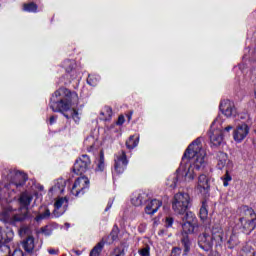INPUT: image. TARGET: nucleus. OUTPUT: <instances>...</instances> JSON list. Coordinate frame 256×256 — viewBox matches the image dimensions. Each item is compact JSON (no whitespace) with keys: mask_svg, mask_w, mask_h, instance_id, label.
<instances>
[{"mask_svg":"<svg viewBox=\"0 0 256 256\" xmlns=\"http://www.w3.org/2000/svg\"><path fill=\"white\" fill-rule=\"evenodd\" d=\"M206 157L207 153L203 149L201 139H196L186 149L176 174L167 179V187L175 189L177 181H193L197 171H201L205 167V163H207Z\"/></svg>","mask_w":256,"mask_h":256,"instance_id":"nucleus-1","label":"nucleus"},{"mask_svg":"<svg viewBox=\"0 0 256 256\" xmlns=\"http://www.w3.org/2000/svg\"><path fill=\"white\" fill-rule=\"evenodd\" d=\"M79 96L77 92H71L67 88H60L54 92L50 99V108L55 113H63L66 119H73L75 123L81 121V114L73 107L78 105Z\"/></svg>","mask_w":256,"mask_h":256,"instance_id":"nucleus-2","label":"nucleus"},{"mask_svg":"<svg viewBox=\"0 0 256 256\" xmlns=\"http://www.w3.org/2000/svg\"><path fill=\"white\" fill-rule=\"evenodd\" d=\"M2 179L8 181V184H3L2 182V190L4 193L8 194L10 197V201L17 198V195L21 193V189H23V185L27 183V174L23 171H19L13 168H4L2 171Z\"/></svg>","mask_w":256,"mask_h":256,"instance_id":"nucleus-3","label":"nucleus"},{"mask_svg":"<svg viewBox=\"0 0 256 256\" xmlns=\"http://www.w3.org/2000/svg\"><path fill=\"white\" fill-rule=\"evenodd\" d=\"M213 243L216 245L223 243V228L219 223H215L212 226V236L203 233L198 237V245L203 251H211L213 249Z\"/></svg>","mask_w":256,"mask_h":256,"instance_id":"nucleus-4","label":"nucleus"},{"mask_svg":"<svg viewBox=\"0 0 256 256\" xmlns=\"http://www.w3.org/2000/svg\"><path fill=\"white\" fill-rule=\"evenodd\" d=\"M240 211V219L239 225L242 232L246 235H249L252 231H255L256 227V214L255 210L250 208L249 206H241L239 208Z\"/></svg>","mask_w":256,"mask_h":256,"instance_id":"nucleus-5","label":"nucleus"},{"mask_svg":"<svg viewBox=\"0 0 256 256\" xmlns=\"http://www.w3.org/2000/svg\"><path fill=\"white\" fill-rule=\"evenodd\" d=\"M189 203H191V197L187 193H177L174 195L172 201V208L178 215H184L189 209Z\"/></svg>","mask_w":256,"mask_h":256,"instance_id":"nucleus-6","label":"nucleus"},{"mask_svg":"<svg viewBox=\"0 0 256 256\" xmlns=\"http://www.w3.org/2000/svg\"><path fill=\"white\" fill-rule=\"evenodd\" d=\"M182 230L186 235H191V233H195V230L198 227L197 217L191 211H188L182 217Z\"/></svg>","mask_w":256,"mask_h":256,"instance_id":"nucleus-7","label":"nucleus"},{"mask_svg":"<svg viewBox=\"0 0 256 256\" xmlns=\"http://www.w3.org/2000/svg\"><path fill=\"white\" fill-rule=\"evenodd\" d=\"M218 123L219 119L214 120L209 131L210 142L214 147H219L223 143V137H225L223 129L216 127Z\"/></svg>","mask_w":256,"mask_h":256,"instance_id":"nucleus-8","label":"nucleus"},{"mask_svg":"<svg viewBox=\"0 0 256 256\" xmlns=\"http://www.w3.org/2000/svg\"><path fill=\"white\" fill-rule=\"evenodd\" d=\"M216 161H217L216 167L220 171H223V169L225 171H233V161L229 159V156L227 155V153L219 152L216 155Z\"/></svg>","mask_w":256,"mask_h":256,"instance_id":"nucleus-9","label":"nucleus"},{"mask_svg":"<svg viewBox=\"0 0 256 256\" xmlns=\"http://www.w3.org/2000/svg\"><path fill=\"white\" fill-rule=\"evenodd\" d=\"M115 164L114 169L118 175L124 173L125 169H127V165L129 164V160H127V154L125 151H120L115 155Z\"/></svg>","mask_w":256,"mask_h":256,"instance_id":"nucleus-10","label":"nucleus"},{"mask_svg":"<svg viewBox=\"0 0 256 256\" xmlns=\"http://www.w3.org/2000/svg\"><path fill=\"white\" fill-rule=\"evenodd\" d=\"M91 165V159L87 155H82L79 159L76 160L73 171L76 175H83L89 169Z\"/></svg>","mask_w":256,"mask_h":256,"instance_id":"nucleus-11","label":"nucleus"},{"mask_svg":"<svg viewBox=\"0 0 256 256\" xmlns=\"http://www.w3.org/2000/svg\"><path fill=\"white\" fill-rule=\"evenodd\" d=\"M69 205V200H67L66 197H60L57 198L55 203H54V210L52 213V217H61L63 213L67 211V207Z\"/></svg>","mask_w":256,"mask_h":256,"instance_id":"nucleus-12","label":"nucleus"},{"mask_svg":"<svg viewBox=\"0 0 256 256\" xmlns=\"http://www.w3.org/2000/svg\"><path fill=\"white\" fill-rule=\"evenodd\" d=\"M89 187V178L82 176L78 178L72 187L71 193L73 195L79 196L80 193H84L85 189Z\"/></svg>","mask_w":256,"mask_h":256,"instance_id":"nucleus-13","label":"nucleus"},{"mask_svg":"<svg viewBox=\"0 0 256 256\" xmlns=\"http://www.w3.org/2000/svg\"><path fill=\"white\" fill-rule=\"evenodd\" d=\"M220 111L225 117H235L237 110L235 104L230 100H223L220 103Z\"/></svg>","mask_w":256,"mask_h":256,"instance_id":"nucleus-14","label":"nucleus"},{"mask_svg":"<svg viewBox=\"0 0 256 256\" xmlns=\"http://www.w3.org/2000/svg\"><path fill=\"white\" fill-rule=\"evenodd\" d=\"M2 219L4 221H23L25 219V214L20 215L15 213V210L11 206L7 207L2 211Z\"/></svg>","mask_w":256,"mask_h":256,"instance_id":"nucleus-15","label":"nucleus"},{"mask_svg":"<svg viewBox=\"0 0 256 256\" xmlns=\"http://www.w3.org/2000/svg\"><path fill=\"white\" fill-rule=\"evenodd\" d=\"M249 135V126L247 124H241L239 125L235 130L233 134L234 141H237L238 143H241L245 137Z\"/></svg>","mask_w":256,"mask_h":256,"instance_id":"nucleus-16","label":"nucleus"},{"mask_svg":"<svg viewBox=\"0 0 256 256\" xmlns=\"http://www.w3.org/2000/svg\"><path fill=\"white\" fill-rule=\"evenodd\" d=\"M163 205V202L161 200L152 199L147 202L145 207V213L147 215H155L157 211H159L160 207Z\"/></svg>","mask_w":256,"mask_h":256,"instance_id":"nucleus-17","label":"nucleus"},{"mask_svg":"<svg viewBox=\"0 0 256 256\" xmlns=\"http://www.w3.org/2000/svg\"><path fill=\"white\" fill-rule=\"evenodd\" d=\"M197 189L200 193H207L209 191V178H207V175L202 174L198 177Z\"/></svg>","mask_w":256,"mask_h":256,"instance_id":"nucleus-18","label":"nucleus"},{"mask_svg":"<svg viewBox=\"0 0 256 256\" xmlns=\"http://www.w3.org/2000/svg\"><path fill=\"white\" fill-rule=\"evenodd\" d=\"M145 201H147V194L145 193H137L131 199L132 205L135 207H141Z\"/></svg>","mask_w":256,"mask_h":256,"instance_id":"nucleus-19","label":"nucleus"},{"mask_svg":"<svg viewBox=\"0 0 256 256\" xmlns=\"http://www.w3.org/2000/svg\"><path fill=\"white\" fill-rule=\"evenodd\" d=\"M51 217V211L47 207H41L38 215L36 216V221H43V219H49Z\"/></svg>","mask_w":256,"mask_h":256,"instance_id":"nucleus-20","label":"nucleus"},{"mask_svg":"<svg viewBox=\"0 0 256 256\" xmlns=\"http://www.w3.org/2000/svg\"><path fill=\"white\" fill-rule=\"evenodd\" d=\"M84 146L87 151H93L97 147V139L93 136H89L84 140Z\"/></svg>","mask_w":256,"mask_h":256,"instance_id":"nucleus-21","label":"nucleus"},{"mask_svg":"<svg viewBox=\"0 0 256 256\" xmlns=\"http://www.w3.org/2000/svg\"><path fill=\"white\" fill-rule=\"evenodd\" d=\"M23 249L28 253H31V251L35 249V240L33 239L32 236H29L26 240H24Z\"/></svg>","mask_w":256,"mask_h":256,"instance_id":"nucleus-22","label":"nucleus"},{"mask_svg":"<svg viewBox=\"0 0 256 256\" xmlns=\"http://www.w3.org/2000/svg\"><path fill=\"white\" fill-rule=\"evenodd\" d=\"M19 201L23 207H28V205H31V201H33V196L27 192H24L21 194Z\"/></svg>","mask_w":256,"mask_h":256,"instance_id":"nucleus-23","label":"nucleus"},{"mask_svg":"<svg viewBox=\"0 0 256 256\" xmlns=\"http://www.w3.org/2000/svg\"><path fill=\"white\" fill-rule=\"evenodd\" d=\"M50 191L54 193H63V191H65V180H57V183L50 189Z\"/></svg>","mask_w":256,"mask_h":256,"instance_id":"nucleus-24","label":"nucleus"},{"mask_svg":"<svg viewBox=\"0 0 256 256\" xmlns=\"http://www.w3.org/2000/svg\"><path fill=\"white\" fill-rule=\"evenodd\" d=\"M139 145V136L132 135L126 141L127 149H135Z\"/></svg>","mask_w":256,"mask_h":256,"instance_id":"nucleus-25","label":"nucleus"},{"mask_svg":"<svg viewBox=\"0 0 256 256\" xmlns=\"http://www.w3.org/2000/svg\"><path fill=\"white\" fill-rule=\"evenodd\" d=\"M103 247H105V241L102 240L91 250L90 256H99L101 255V251H103Z\"/></svg>","mask_w":256,"mask_h":256,"instance_id":"nucleus-26","label":"nucleus"},{"mask_svg":"<svg viewBox=\"0 0 256 256\" xmlns=\"http://www.w3.org/2000/svg\"><path fill=\"white\" fill-rule=\"evenodd\" d=\"M37 4L30 2L23 5V10L27 11L28 13H37Z\"/></svg>","mask_w":256,"mask_h":256,"instance_id":"nucleus-27","label":"nucleus"},{"mask_svg":"<svg viewBox=\"0 0 256 256\" xmlns=\"http://www.w3.org/2000/svg\"><path fill=\"white\" fill-rule=\"evenodd\" d=\"M228 247L230 249H233V247H237L239 245V238H237V235L232 234L228 240Z\"/></svg>","mask_w":256,"mask_h":256,"instance_id":"nucleus-28","label":"nucleus"},{"mask_svg":"<svg viewBox=\"0 0 256 256\" xmlns=\"http://www.w3.org/2000/svg\"><path fill=\"white\" fill-rule=\"evenodd\" d=\"M240 256H255V251L251 249V246H245L241 250Z\"/></svg>","mask_w":256,"mask_h":256,"instance_id":"nucleus-29","label":"nucleus"},{"mask_svg":"<svg viewBox=\"0 0 256 256\" xmlns=\"http://www.w3.org/2000/svg\"><path fill=\"white\" fill-rule=\"evenodd\" d=\"M96 171H105V157L103 154L100 155V158L97 163Z\"/></svg>","mask_w":256,"mask_h":256,"instance_id":"nucleus-30","label":"nucleus"},{"mask_svg":"<svg viewBox=\"0 0 256 256\" xmlns=\"http://www.w3.org/2000/svg\"><path fill=\"white\" fill-rule=\"evenodd\" d=\"M182 245L184 246V255H187V252L191 249V242L188 237L182 239Z\"/></svg>","mask_w":256,"mask_h":256,"instance_id":"nucleus-31","label":"nucleus"},{"mask_svg":"<svg viewBox=\"0 0 256 256\" xmlns=\"http://www.w3.org/2000/svg\"><path fill=\"white\" fill-rule=\"evenodd\" d=\"M110 256H125V249L121 247H116L111 253Z\"/></svg>","mask_w":256,"mask_h":256,"instance_id":"nucleus-32","label":"nucleus"},{"mask_svg":"<svg viewBox=\"0 0 256 256\" xmlns=\"http://www.w3.org/2000/svg\"><path fill=\"white\" fill-rule=\"evenodd\" d=\"M207 215H209V212L207 211V207H205V204H203L200 208V219H202V221H205V219H207Z\"/></svg>","mask_w":256,"mask_h":256,"instance_id":"nucleus-33","label":"nucleus"},{"mask_svg":"<svg viewBox=\"0 0 256 256\" xmlns=\"http://www.w3.org/2000/svg\"><path fill=\"white\" fill-rule=\"evenodd\" d=\"M150 247L146 246L138 251L141 256H150Z\"/></svg>","mask_w":256,"mask_h":256,"instance_id":"nucleus-34","label":"nucleus"},{"mask_svg":"<svg viewBox=\"0 0 256 256\" xmlns=\"http://www.w3.org/2000/svg\"><path fill=\"white\" fill-rule=\"evenodd\" d=\"M87 83H88V85L95 87V85H97V78H95V76L89 75L87 78Z\"/></svg>","mask_w":256,"mask_h":256,"instance_id":"nucleus-35","label":"nucleus"},{"mask_svg":"<svg viewBox=\"0 0 256 256\" xmlns=\"http://www.w3.org/2000/svg\"><path fill=\"white\" fill-rule=\"evenodd\" d=\"M64 67L68 73L69 71H73V62H71L70 60H66L64 62Z\"/></svg>","mask_w":256,"mask_h":256,"instance_id":"nucleus-36","label":"nucleus"},{"mask_svg":"<svg viewBox=\"0 0 256 256\" xmlns=\"http://www.w3.org/2000/svg\"><path fill=\"white\" fill-rule=\"evenodd\" d=\"M226 171V173H225V175H224V187H228V185H229V181H231V175H229V171H227V170H225Z\"/></svg>","mask_w":256,"mask_h":256,"instance_id":"nucleus-37","label":"nucleus"},{"mask_svg":"<svg viewBox=\"0 0 256 256\" xmlns=\"http://www.w3.org/2000/svg\"><path fill=\"white\" fill-rule=\"evenodd\" d=\"M119 235V230L117 228H114L112 232L110 233V237L112 241H117V237Z\"/></svg>","mask_w":256,"mask_h":256,"instance_id":"nucleus-38","label":"nucleus"},{"mask_svg":"<svg viewBox=\"0 0 256 256\" xmlns=\"http://www.w3.org/2000/svg\"><path fill=\"white\" fill-rule=\"evenodd\" d=\"M0 199H7V195L5 194V191L3 190V182H0Z\"/></svg>","mask_w":256,"mask_h":256,"instance_id":"nucleus-39","label":"nucleus"},{"mask_svg":"<svg viewBox=\"0 0 256 256\" xmlns=\"http://www.w3.org/2000/svg\"><path fill=\"white\" fill-rule=\"evenodd\" d=\"M20 235H27L29 233V227L22 226L19 230Z\"/></svg>","mask_w":256,"mask_h":256,"instance_id":"nucleus-40","label":"nucleus"},{"mask_svg":"<svg viewBox=\"0 0 256 256\" xmlns=\"http://www.w3.org/2000/svg\"><path fill=\"white\" fill-rule=\"evenodd\" d=\"M7 238H5V232H3V228H0V243H5Z\"/></svg>","mask_w":256,"mask_h":256,"instance_id":"nucleus-41","label":"nucleus"},{"mask_svg":"<svg viewBox=\"0 0 256 256\" xmlns=\"http://www.w3.org/2000/svg\"><path fill=\"white\" fill-rule=\"evenodd\" d=\"M181 255V248H173L171 252V256H179Z\"/></svg>","mask_w":256,"mask_h":256,"instance_id":"nucleus-42","label":"nucleus"},{"mask_svg":"<svg viewBox=\"0 0 256 256\" xmlns=\"http://www.w3.org/2000/svg\"><path fill=\"white\" fill-rule=\"evenodd\" d=\"M233 129V126L229 125L227 127L224 128L223 133H224V137L229 135V132Z\"/></svg>","mask_w":256,"mask_h":256,"instance_id":"nucleus-43","label":"nucleus"},{"mask_svg":"<svg viewBox=\"0 0 256 256\" xmlns=\"http://www.w3.org/2000/svg\"><path fill=\"white\" fill-rule=\"evenodd\" d=\"M41 232L46 236L51 235V230L48 227L41 228Z\"/></svg>","mask_w":256,"mask_h":256,"instance_id":"nucleus-44","label":"nucleus"},{"mask_svg":"<svg viewBox=\"0 0 256 256\" xmlns=\"http://www.w3.org/2000/svg\"><path fill=\"white\" fill-rule=\"evenodd\" d=\"M173 225V218H166V227H171Z\"/></svg>","mask_w":256,"mask_h":256,"instance_id":"nucleus-45","label":"nucleus"},{"mask_svg":"<svg viewBox=\"0 0 256 256\" xmlns=\"http://www.w3.org/2000/svg\"><path fill=\"white\" fill-rule=\"evenodd\" d=\"M125 123V117L124 116H119L117 124L118 125H123Z\"/></svg>","mask_w":256,"mask_h":256,"instance_id":"nucleus-46","label":"nucleus"},{"mask_svg":"<svg viewBox=\"0 0 256 256\" xmlns=\"http://www.w3.org/2000/svg\"><path fill=\"white\" fill-rule=\"evenodd\" d=\"M48 253L50 255H57L59 253V250H55L53 248L48 249Z\"/></svg>","mask_w":256,"mask_h":256,"instance_id":"nucleus-47","label":"nucleus"},{"mask_svg":"<svg viewBox=\"0 0 256 256\" xmlns=\"http://www.w3.org/2000/svg\"><path fill=\"white\" fill-rule=\"evenodd\" d=\"M49 121H50V125H53V123H55V121H57V117L51 116Z\"/></svg>","mask_w":256,"mask_h":256,"instance_id":"nucleus-48","label":"nucleus"},{"mask_svg":"<svg viewBox=\"0 0 256 256\" xmlns=\"http://www.w3.org/2000/svg\"><path fill=\"white\" fill-rule=\"evenodd\" d=\"M111 207H113V202H108V205H107L105 211H108Z\"/></svg>","mask_w":256,"mask_h":256,"instance_id":"nucleus-49","label":"nucleus"},{"mask_svg":"<svg viewBox=\"0 0 256 256\" xmlns=\"http://www.w3.org/2000/svg\"><path fill=\"white\" fill-rule=\"evenodd\" d=\"M2 251H8V253H10L9 246H4V247L2 248Z\"/></svg>","mask_w":256,"mask_h":256,"instance_id":"nucleus-50","label":"nucleus"},{"mask_svg":"<svg viewBox=\"0 0 256 256\" xmlns=\"http://www.w3.org/2000/svg\"><path fill=\"white\" fill-rule=\"evenodd\" d=\"M133 115V112L130 113V115L128 116V120L131 121V116Z\"/></svg>","mask_w":256,"mask_h":256,"instance_id":"nucleus-51","label":"nucleus"},{"mask_svg":"<svg viewBox=\"0 0 256 256\" xmlns=\"http://www.w3.org/2000/svg\"><path fill=\"white\" fill-rule=\"evenodd\" d=\"M107 111H111V108H106Z\"/></svg>","mask_w":256,"mask_h":256,"instance_id":"nucleus-52","label":"nucleus"}]
</instances>
